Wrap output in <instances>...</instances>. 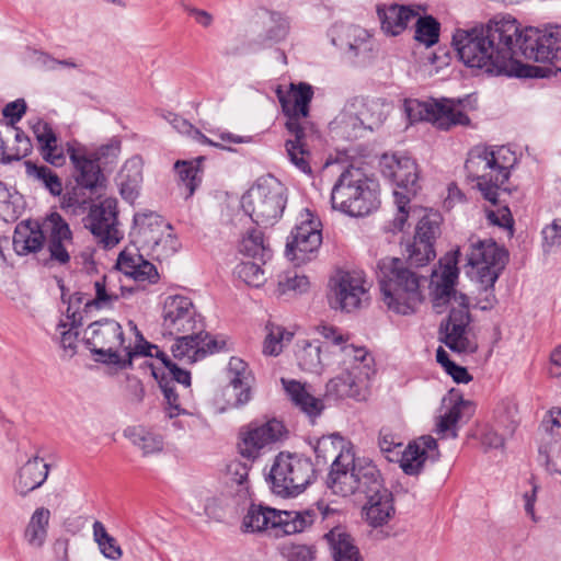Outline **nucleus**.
I'll return each mask as SVG.
<instances>
[{
  "instance_id": "obj_55",
  "label": "nucleus",
  "mask_w": 561,
  "mask_h": 561,
  "mask_svg": "<svg viewBox=\"0 0 561 561\" xmlns=\"http://www.w3.org/2000/svg\"><path fill=\"white\" fill-rule=\"evenodd\" d=\"M266 329L268 332L264 341L263 352L265 355L277 356L283 351L284 344L290 342L294 334L275 324H267Z\"/></svg>"
},
{
  "instance_id": "obj_53",
  "label": "nucleus",
  "mask_w": 561,
  "mask_h": 561,
  "mask_svg": "<svg viewBox=\"0 0 561 561\" xmlns=\"http://www.w3.org/2000/svg\"><path fill=\"white\" fill-rule=\"evenodd\" d=\"M174 169L180 182L186 190L185 197H191L202 182L199 168L193 162L179 160L175 162Z\"/></svg>"
},
{
  "instance_id": "obj_61",
  "label": "nucleus",
  "mask_w": 561,
  "mask_h": 561,
  "mask_svg": "<svg viewBox=\"0 0 561 561\" xmlns=\"http://www.w3.org/2000/svg\"><path fill=\"white\" fill-rule=\"evenodd\" d=\"M439 30L440 25L433 16H421L416 21L414 37L417 42L431 47L438 42Z\"/></svg>"
},
{
  "instance_id": "obj_22",
  "label": "nucleus",
  "mask_w": 561,
  "mask_h": 561,
  "mask_svg": "<svg viewBox=\"0 0 561 561\" xmlns=\"http://www.w3.org/2000/svg\"><path fill=\"white\" fill-rule=\"evenodd\" d=\"M285 433L282 422L271 420L261 425L250 426L239 444L240 454L249 459H254L261 449L278 442Z\"/></svg>"
},
{
  "instance_id": "obj_60",
  "label": "nucleus",
  "mask_w": 561,
  "mask_h": 561,
  "mask_svg": "<svg viewBox=\"0 0 561 561\" xmlns=\"http://www.w3.org/2000/svg\"><path fill=\"white\" fill-rule=\"evenodd\" d=\"M180 249V242L178 238L171 232V230H165L157 240V243H152L146 248L151 255L158 260L162 261L174 255Z\"/></svg>"
},
{
  "instance_id": "obj_19",
  "label": "nucleus",
  "mask_w": 561,
  "mask_h": 561,
  "mask_svg": "<svg viewBox=\"0 0 561 561\" xmlns=\"http://www.w3.org/2000/svg\"><path fill=\"white\" fill-rule=\"evenodd\" d=\"M336 514L331 515L327 519H322L321 515L316 517V520L320 518L321 523L324 524L325 528H330L328 533L323 535V539L327 541L331 556L334 561H364L358 548L354 543V539L346 531V528L341 525L340 511L333 508Z\"/></svg>"
},
{
  "instance_id": "obj_8",
  "label": "nucleus",
  "mask_w": 561,
  "mask_h": 561,
  "mask_svg": "<svg viewBox=\"0 0 561 561\" xmlns=\"http://www.w3.org/2000/svg\"><path fill=\"white\" fill-rule=\"evenodd\" d=\"M470 105L469 96L463 99H428L425 101L408 100L404 103L405 113L411 123L425 121L442 130L454 126H468L470 118L467 108Z\"/></svg>"
},
{
  "instance_id": "obj_64",
  "label": "nucleus",
  "mask_w": 561,
  "mask_h": 561,
  "mask_svg": "<svg viewBox=\"0 0 561 561\" xmlns=\"http://www.w3.org/2000/svg\"><path fill=\"white\" fill-rule=\"evenodd\" d=\"M380 451L389 461H394L401 454L403 444L389 428H381L378 436Z\"/></svg>"
},
{
  "instance_id": "obj_1",
  "label": "nucleus",
  "mask_w": 561,
  "mask_h": 561,
  "mask_svg": "<svg viewBox=\"0 0 561 561\" xmlns=\"http://www.w3.org/2000/svg\"><path fill=\"white\" fill-rule=\"evenodd\" d=\"M453 45L459 59L468 67L479 68L491 75H511L518 56L535 62H546L561 57V25L543 30L526 27L511 15L493 19L486 24L458 28Z\"/></svg>"
},
{
  "instance_id": "obj_38",
  "label": "nucleus",
  "mask_w": 561,
  "mask_h": 561,
  "mask_svg": "<svg viewBox=\"0 0 561 561\" xmlns=\"http://www.w3.org/2000/svg\"><path fill=\"white\" fill-rule=\"evenodd\" d=\"M356 493L365 497L386 490L377 466L367 458H356L355 463Z\"/></svg>"
},
{
  "instance_id": "obj_9",
  "label": "nucleus",
  "mask_w": 561,
  "mask_h": 561,
  "mask_svg": "<svg viewBox=\"0 0 561 561\" xmlns=\"http://www.w3.org/2000/svg\"><path fill=\"white\" fill-rule=\"evenodd\" d=\"M316 469L310 458L298 454L279 453L270 471L272 491L283 497L302 492L314 478Z\"/></svg>"
},
{
  "instance_id": "obj_52",
  "label": "nucleus",
  "mask_w": 561,
  "mask_h": 561,
  "mask_svg": "<svg viewBox=\"0 0 561 561\" xmlns=\"http://www.w3.org/2000/svg\"><path fill=\"white\" fill-rule=\"evenodd\" d=\"M351 111V100L344 106L342 113L336 118L341 135L347 139H356L363 136L366 130L359 121L358 113H348Z\"/></svg>"
},
{
  "instance_id": "obj_40",
  "label": "nucleus",
  "mask_w": 561,
  "mask_h": 561,
  "mask_svg": "<svg viewBox=\"0 0 561 561\" xmlns=\"http://www.w3.org/2000/svg\"><path fill=\"white\" fill-rule=\"evenodd\" d=\"M116 274L104 275L101 279L94 283L95 297L92 300H87L85 310L91 307L98 309L112 308L119 297L125 293H131V289H126L124 286H118L115 282Z\"/></svg>"
},
{
  "instance_id": "obj_11",
  "label": "nucleus",
  "mask_w": 561,
  "mask_h": 561,
  "mask_svg": "<svg viewBox=\"0 0 561 561\" xmlns=\"http://www.w3.org/2000/svg\"><path fill=\"white\" fill-rule=\"evenodd\" d=\"M83 341L90 352L96 356V362L119 367L125 337L122 325L117 321L101 319L92 322L84 331Z\"/></svg>"
},
{
  "instance_id": "obj_2",
  "label": "nucleus",
  "mask_w": 561,
  "mask_h": 561,
  "mask_svg": "<svg viewBox=\"0 0 561 561\" xmlns=\"http://www.w3.org/2000/svg\"><path fill=\"white\" fill-rule=\"evenodd\" d=\"M409 262L398 257H383L377 264V280L382 301L398 314H411L422 302L421 276Z\"/></svg>"
},
{
  "instance_id": "obj_5",
  "label": "nucleus",
  "mask_w": 561,
  "mask_h": 561,
  "mask_svg": "<svg viewBox=\"0 0 561 561\" xmlns=\"http://www.w3.org/2000/svg\"><path fill=\"white\" fill-rule=\"evenodd\" d=\"M313 96L312 87L301 82L295 88L291 84V91L288 99L279 95L284 113L288 116L286 129L293 136L285 142V148L289 161L305 174H310L312 169L309 163L310 152L306 148V127L300 119L309 114V104Z\"/></svg>"
},
{
  "instance_id": "obj_20",
  "label": "nucleus",
  "mask_w": 561,
  "mask_h": 561,
  "mask_svg": "<svg viewBox=\"0 0 561 561\" xmlns=\"http://www.w3.org/2000/svg\"><path fill=\"white\" fill-rule=\"evenodd\" d=\"M356 457L353 448H342L331 463L327 486L333 494L350 496L356 494Z\"/></svg>"
},
{
  "instance_id": "obj_42",
  "label": "nucleus",
  "mask_w": 561,
  "mask_h": 561,
  "mask_svg": "<svg viewBox=\"0 0 561 561\" xmlns=\"http://www.w3.org/2000/svg\"><path fill=\"white\" fill-rule=\"evenodd\" d=\"M369 380H359L355 374L344 370L327 383V394L336 399L354 398L359 400L363 388Z\"/></svg>"
},
{
  "instance_id": "obj_43",
  "label": "nucleus",
  "mask_w": 561,
  "mask_h": 561,
  "mask_svg": "<svg viewBox=\"0 0 561 561\" xmlns=\"http://www.w3.org/2000/svg\"><path fill=\"white\" fill-rule=\"evenodd\" d=\"M351 111L358 113L362 125L369 131L379 128L386 119L382 105L375 100L354 98L351 100ZM350 113L352 114V112Z\"/></svg>"
},
{
  "instance_id": "obj_54",
  "label": "nucleus",
  "mask_w": 561,
  "mask_h": 561,
  "mask_svg": "<svg viewBox=\"0 0 561 561\" xmlns=\"http://www.w3.org/2000/svg\"><path fill=\"white\" fill-rule=\"evenodd\" d=\"M163 118L169 122L172 127L180 134L191 136L193 139L204 145H209L218 148L226 149V147L207 138L201 130L196 129L188 121L179 116L175 113L168 112L163 114Z\"/></svg>"
},
{
  "instance_id": "obj_28",
  "label": "nucleus",
  "mask_w": 561,
  "mask_h": 561,
  "mask_svg": "<svg viewBox=\"0 0 561 561\" xmlns=\"http://www.w3.org/2000/svg\"><path fill=\"white\" fill-rule=\"evenodd\" d=\"M49 466L38 456L30 458L19 468L13 479L14 492L25 497L32 491L38 489L46 481Z\"/></svg>"
},
{
  "instance_id": "obj_3",
  "label": "nucleus",
  "mask_w": 561,
  "mask_h": 561,
  "mask_svg": "<svg viewBox=\"0 0 561 561\" xmlns=\"http://www.w3.org/2000/svg\"><path fill=\"white\" fill-rule=\"evenodd\" d=\"M334 514V510L322 503L305 511H278L262 504H251L241 528L244 533L270 531L275 537H283L304 531L316 522L318 515L324 520Z\"/></svg>"
},
{
  "instance_id": "obj_47",
  "label": "nucleus",
  "mask_w": 561,
  "mask_h": 561,
  "mask_svg": "<svg viewBox=\"0 0 561 561\" xmlns=\"http://www.w3.org/2000/svg\"><path fill=\"white\" fill-rule=\"evenodd\" d=\"M23 210V196L0 181V218L7 222L15 221Z\"/></svg>"
},
{
  "instance_id": "obj_34",
  "label": "nucleus",
  "mask_w": 561,
  "mask_h": 561,
  "mask_svg": "<svg viewBox=\"0 0 561 561\" xmlns=\"http://www.w3.org/2000/svg\"><path fill=\"white\" fill-rule=\"evenodd\" d=\"M282 383L294 404L309 417L311 423H314L324 409L323 401L312 396L306 386L297 380L282 378Z\"/></svg>"
},
{
  "instance_id": "obj_14",
  "label": "nucleus",
  "mask_w": 561,
  "mask_h": 561,
  "mask_svg": "<svg viewBox=\"0 0 561 561\" xmlns=\"http://www.w3.org/2000/svg\"><path fill=\"white\" fill-rule=\"evenodd\" d=\"M331 43L353 64L364 65L370 60L374 41L369 32L358 25L336 23L330 31Z\"/></svg>"
},
{
  "instance_id": "obj_17",
  "label": "nucleus",
  "mask_w": 561,
  "mask_h": 561,
  "mask_svg": "<svg viewBox=\"0 0 561 561\" xmlns=\"http://www.w3.org/2000/svg\"><path fill=\"white\" fill-rule=\"evenodd\" d=\"M368 299L365 280L355 272H341L331 280L330 306L351 312Z\"/></svg>"
},
{
  "instance_id": "obj_57",
  "label": "nucleus",
  "mask_w": 561,
  "mask_h": 561,
  "mask_svg": "<svg viewBox=\"0 0 561 561\" xmlns=\"http://www.w3.org/2000/svg\"><path fill=\"white\" fill-rule=\"evenodd\" d=\"M342 448H353L352 446H347L345 440L339 434H332L330 436H323L318 439L314 446V454L317 459H322V462L325 463L329 458H335L337 454L342 450Z\"/></svg>"
},
{
  "instance_id": "obj_48",
  "label": "nucleus",
  "mask_w": 561,
  "mask_h": 561,
  "mask_svg": "<svg viewBox=\"0 0 561 561\" xmlns=\"http://www.w3.org/2000/svg\"><path fill=\"white\" fill-rule=\"evenodd\" d=\"M471 407V402L458 397L453 405L438 417L436 432L443 437H457V424L461 419V412Z\"/></svg>"
},
{
  "instance_id": "obj_45",
  "label": "nucleus",
  "mask_w": 561,
  "mask_h": 561,
  "mask_svg": "<svg viewBox=\"0 0 561 561\" xmlns=\"http://www.w3.org/2000/svg\"><path fill=\"white\" fill-rule=\"evenodd\" d=\"M50 519L48 508L38 507L32 514L24 531L26 542L33 548H42L47 538V528Z\"/></svg>"
},
{
  "instance_id": "obj_18",
  "label": "nucleus",
  "mask_w": 561,
  "mask_h": 561,
  "mask_svg": "<svg viewBox=\"0 0 561 561\" xmlns=\"http://www.w3.org/2000/svg\"><path fill=\"white\" fill-rule=\"evenodd\" d=\"M382 175L391 181L404 195L413 196L419 190L416 162L403 153L382 154L380 159Z\"/></svg>"
},
{
  "instance_id": "obj_35",
  "label": "nucleus",
  "mask_w": 561,
  "mask_h": 561,
  "mask_svg": "<svg viewBox=\"0 0 561 561\" xmlns=\"http://www.w3.org/2000/svg\"><path fill=\"white\" fill-rule=\"evenodd\" d=\"M377 14L381 23V28L392 36L402 33L408 23L416 16V12L409 7L397 3L379 4Z\"/></svg>"
},
{
  "instance_id": "obj_62",
  "label": "nucleus",
  "mask_w": 561,
  "mask_h": 561,
  "mask_svg": "<svg viewBox=\"0 0 561 561\" xmlns=\"http://www.w3.org/2000/svg\"><path fill=\"white\" fill-rule=\"evenodd\" d=\"M259 262H241L236 267V274L245 284L254 287L263 285L266 280L265 272Z\"/></svg>"
},
{
  "instance_id": "obj_46",
  "label": "nucleus",
  "mask_w": 561,
  "mask_h": 561,
  "mask_svg": "<svg viewBox=\"0 0 561 561\" xmlns=\"http://www.w3.org/2000/svg\"><path fill=\"white\" fill-rule=\"evenodd\" d=\"M239 251L245 256L253 257L265 264L272 256V251L264 243L263 233L257 229H249L239 242Z\"/></svg>"
},
{
  "instance_id": "obj_24",
  "label": "nucleus",
  "mask_w": 561,
  "mask_h": 561,
  "mask_svg": "<svg viewBox=\"0 0 561 561\" xmlns=\"http://www.w3.org/2000/svg\"><path fill=\"white\" fill-rule=\"evenodd\" d=\"M44 229L47 237V248L50 260L66 264L70 260V247H72V232L64 218L57 214H51L44 222Z\"/></svg>"
},
{
  "instance_id": "obj_15",
  "label": "nucleus",
  "mask_w": 561,
  "mask_h": 561,
  "mask_svg": "<svg viewBox=\"0 0 561 561\" xmlns=\"http://www.w3.org/2000/svg\"><path fill=\"white\" fill-rule=\"evenodd\" d=\"M84 226L104 248H113L123 238L118 229L117 202L114 198H105L90 207L84 218Z\"/></svg>"
},
{
  "instance_id": "obj_51",
  "label": "nucleus",
  "mask_w": 561,
  "mask_h": 561,
  "mask_svg": "<svg viewBox=\"0 0 561 561\" xmlns=\"http://www.w3.org/2000/svg\"><path fill=\"white\" fill-rule=\"evenodd\" d=\"M122 151V140L112 137L106 144L101 145L93 152L94 160L104 171L111 172L117 163Z\"/></svg>"
},
{
  "instance_id": "obj_12",
  "label": "nucleus",
  "mask_w": 561,
  "mask_h": 561,
  "mask_svg": "<svg viewBox=\"0 0 561 561\" xmlns=\"http://www.w3.org/2000/svg\"><path fill=\"white\" fill-rule=\"evenodd\" d=\"M321 228L320 219L309 208H305L287 239L286 257L297 264L309 261L310 254L317 252L322 243Z\"/></svg>"
},
{
  "instance_id": "obj_39",
  "label": "nucleus",
  "mask_w": 561,
  "mask_h": 561,
  "mask_svg": "<svg viewBox=\"0 0 561 561\" xmlns=\"http://www.w3.org/2000/svg\"><path fill=\"white\" fill-rule=\"evenodd\" d=\"M229 386L236 397L234 407H242L251 400L250 374L245 362L231 357L228 363Z\"/></svg>"
},
{
  "instance_id": "obj_16",
  "label": "nucleus",
  "mask_w": 561,
  "mask_h": 561,
  "mask_svg": "<svg viewBox=\"0 0 561 561\" xmlns=\"http://www.w3.org/2000/svg\"><path fill=\"white\" fill-rule=\"evenodd\" d=\"M440 224L442 216L437 211H426L420 218L413 242L407 248L411 265L424 266L435 257L434 243L440 234Z\"/></svg>"
},
{
  "instance_id": "obj_33",
  "label": "nucleus",
  "mask_w": 561,
  "mask_h": 561,
  "mask_svg": "<svg viewBox=\"0 0 561 561\" xmlns=\"http://www.w3.org/2000/svg\"><path fill=\"white\" fill-rule=\"evenodd\" d=\"M454 261L448 263L443 273L442 280L437 284L435 289V306L438 307L444 304L449 305H465L469 304V298L466 294L457 291L455 289V284L458 278V268L456 264L459 261L460 256H456L454 254Z\"/></svg>"
},
{
  "instance_id": "obj_49",
  "label": "nucleus",
  "mask_w": 561,
  "mask_h": 561,
  "mask_svg": "<svg viewBox=\"0 0 561 561\" xmlns=\"http://www.w3.org/2000/svg\"><path fill=\"white\" fill-rule=\"evenodd\" d=\"M25 168L27 176L46 188L53 196H59L61 194L62 182L50 168L37 165L31 161L25 163Z\"/></svg>"
},
{
  "instance_id": "obj_30",
  "label": "nucleus",
  "mask_w": 561,
  "mask_h": 561,
  "mask_svg": "<svg viewBox=\"0 0 561 561\" xmlns=\"http://www.w3.org/2000/svg\"><path fill=\"white\" fill-rule=\"evenodd\" d=\"M328 339L322 343L304 341L296 353L299 367L309 373L320 374L323 366L333 364L334 356Z\"/></svg>"
},
{
  "instance_id": "obj_27",
  "label": "nucleus",
  "mask_w": 561,
  "mask_h": 561,
  "mask_svg": "<svg viewBox=\"0 0 561 561\" xmlns=\"http://www.w3.org/2000/svg\"><path fill=\"white\" fill-rule=\"evenodd\" d=\"M67 153L75 168V179L80 188L94 191L102 181L101 167L87 156L83 148L67 145Z\"/></svg>"
},
{
  "instance_id": "obj_25",
  "label": "nucleus",
  "mask_w": 561,
  "mask_h": 561,
  "mask_svg": "<svg viewBox=\"0 0 561 561\" xmlns=\"http://www.w3.org/2000/svg\"><path fill=\"white\" fill-rule=\"evenodd\" d=\"M165 230H172L171 225L165 224L154 211L146 210L135 214L129 236L137 250H146L150 244L157 243Z\"/></svg>"
},
{
  "instance_id": "obj_50",
  "label": "nucleus",
  "mask_w": 561,
  "mask_h": 561,
  "mask_svg": "<svg viewBox=\"0 0 561 561\" xmlns=\"http://www.w3.org/2000/svg\"><path fill=\"white\" fill-rule=\"evenodd\" d=\"M152 376L158 381L159 387L161 388V391L164 396L165 402H167V413L170 419H173L175 416H179L181 414H187L185 409L181 408L180 401H179V394L175 391L174 383H172L171 380H168V377L162 373L161 375L159 371L151 366Z\"/></svg>"
},
{
  "instance_id": "obj_7",
  "label": "nucleus",
  "mask_w": 561,
  "mask_h": 561,
  "mask_svg": "<svg viewBox=\"0 0 561 561\" xmlns=\"http://www.w3.org/2000/svg\"><path fill=\"white\" fill-rule=\"evenodd\" d=\"M456 256L465 255L467 275L474 282L496 283L506 266L508 253L492 239L471 236L467 243L457 248Z\"/></svg>"
},
{
  "instance_id": "obj_23",
  "label": "nucleus",
  "mask_w": 561,
  "mask_h": 561,
  "mask_svg": "<svg viewBox=\"0 0 561 561\" xmlns=\"http://www.w3.org/2000/svg\"><path fill=\"white\" fill-rule=\"evenodd\" d=\"M218 348V342L215 339L203 330H196L178 337L171 346V352L176 359L195 363Z\"/></svg>"
},
{
  "instance_id": "obj_31",
  "label": "nucleus",
  "mask_w": 561,
  "mask_h": 561,
  "mask_svg": "<svg viewBox=\"0 0 561 561\" xmlns=\"http://www.w3.org/2000/svg\"><path fill=\"white\" fill-rule=\"evenodd\" d=\"M117 267L136 282L156 284L159 280L157 267L151 262L145 260L139 253L124 250L118 256Z\"/></svg>"
},
{
  "instance_id": "obj_36",
  "label": "nucleus",
  "mask_w": 561,
  "mask_h": 561,
  "mask_svg": "<svg viewBox=\"0 0 561 561\" xmlns=\"http://www.w3.org/2000/svg\"><path fill=\"white\" fill-rule=\"evenodd\" d=\"M465 168L468 175L479 182L482 181V175H495L500 169L507 167L497 161L493 150L486 147H476L469 152Z\"/></svg>"
},
{
  "instance_id": "obj_21",
  "label": "nucleus",
  "mask_w": 561,
  "mask_h": 561,
  "mask_svg": "<svg viewBox=\"0 0 561 561\" xmlns=\"http://www.w3.org/2000/svg\"><path fill=\"white\" fill-rule=\"evenodd\" d=\"M163 325L171 332L202 330V324L195 319L192 300L185 296H170L164 301Z\"/></svg>"
},
{
  "instance_id": "obj_13",
  "label": "nucleus",
  "mask_w": 561,
  "mask_h": 561,
  "mask_svg": "<svg viewBox=\"0 0 561 561\" xmlns=\"http://www.w3.org/2000/svg\"><path fill=\"white\" fill-rule=\"evenodd\" d=\"M450 306L448 317L439 325V340L455 353L472 354L478 350V344L470 336L469 304Z\"/></svg>"
},
{
  "instance_id": "obj_26",
  "label": "nucleus",
  "mask_w": 561,
  "mask_h": 561,
  "mask_svg": "<svg viewBox=\"0 0 561 561\" xmlns=\"http://www.w3.org/2000/svg\"><path fill=\"white\" fill-rule=\"evenodd\" d=\"M32 149L30 138L23 130L0 121V163L19 161Z\"/></svg>"
},
{
  "instance_id": "obj_41",
  "label": "nucleus",
  "mask_w": 561,
  "mask_h": 561,
  "mask_svg": "<svg viewBox=\"0 0 561 561\" xmlns=\"http://www.w3.org/2000/svg\"><path fill=\"white\" fill-rule=\"evenodd\" d=\"M270 21L272 25L265 31V33L260 34L249 44L251 51H259L261 49L268 48L286 38L289 32L288 19L282 13L271 12Z\"/></svg>"
},
{
  "instance_id": "obj_44",
  "label": "nucleus",
  "mask_w": 561,
  "mask_h": 561,
  "mask_svg": "<svg viewBox=\"0 0 561 561\" xmlns=\"http://www.w3.org/2000/svg\"><path fill=\"white\" fill-rule=\"evenodd\" d=\"M124 436L133 445L138 447L144 456H149L162 451L164 442L161 435L153 433L142 426H131L124 431Z\"/></svg>"
},
{
  "instance_id": "obj_37",
  "label": "nucleus",
  "mask_w": 561,
  "mask_h": 561,
  "mask_svg": "<svg viewBox=\"0 0 561 561\" xmlns=\"http://www.w3.org/2000/svg\"><path fill=\"white\" fill-rule=\"evenodd\" d=\"M364 512L367 523L373 527L387 524L394 515L392 493L386 489L376 494L367 496Z\"/></svg>"
},
{
  "instance_id": "obj_29",
  "label": "nucleus",
  "mask_w": 561,
  "mask_h": 561,
  "mask_svg": "<svg viewBox=\"0 0 561 561\" xmlns=\"http://www.w3.org/2000/svg\"><path fill=\"white\" fill-rule=\"evenodd\" d=\"M44 226L36 220H23L16 225L13 234V249L18 255L36 253L46 240Z\"/></svg>"
},
{
  "instance_id": "obj_10",
  "label": "nucleus",
  "mask_w": 561,
  "mask_h": 561,
  "mask_svg": "<svg viewBox=\"0 0 561 561\" xmlns=\"http://www.w3.org/2000/svg\"><path fill=\"white\" fill-rule=\"evenodd\" d=\"M317 332L329 340L334 356L333 363L355 374L359 380H370L375 375V360L365 347L348 343L350 336L332 325H319Z\"/></svg>"
},
{
  "instance_id": "obj_4",
  "label": "nucleus",
  "mask_w": 561,
  "mask_h": 561,
  "mask_svg": "<svg viewBox=\"0 0 561 561\" xmlns=\"http://www.w3.org/2000/svg\"><path fill=\"white\" fill-rule=\"evenodd\" d=\"M331 203L334 209L351 217L368 216L380 205L378 184L362 169L350 167L333 185Z\"/></svg>"
},
{
  "instance_id": "obj_6",
  "label": "nucleus",
  "mask_w": 561,
  "mask_h": 561,
  "mask_svg": "<svg viewBox=\"0 0 561 561\" xmlns=\"http://www.w3.org/2000/svg\"><path fill=\"white\" fill-rule=\"evenodd\" d=\"M287 204V188L275 176H261L241 198V206L257 226L276 224Z\"/></svg>"
},
{
  "instance_id": "obj_56",
  "label": "nucleus",
  "mask_w": 561,
  "mask_h": 561,
  "mask_svg": "<svg viewBox=\"0 0 561 561\" xmlns=\"http://www.w3.org/2000/svg\"><path fill=\"white\" fill-rule=\"evenodd\" d=\"M508 168H502L495 175H482V181L477 182V186L486 201L496 205L499 195L497 190L508 180Z\"/></svg>"
},
{
  "instance_id": "obj_32",
  "label": "nucleus",
  "mask_w": 561,
  "mask_h": 561,
  "mask_svg": "<svg viewBox=\"0 0 561 561\" xmlns=\"http://www.w3.org/2000/svg\"><path fill=\"white\" fill-rule=\"evenodd\" d=\"M142 159L134 156L125 161L115 181L122 197L133 203L139 195L142 183Z\"/></svg>"
},
{
  "instance_id": "obj_59",
  "label": "nucleus",
  "mask_w": 561,
  "mask_h": 561,
  "mask_svg": "<svg viewBox=\"0 0 561 561\" xmlns=\"http://www.w3.org/2000/svg\"><path fill=\"white\" fill-rule=\"evenodd\" d=\"M400 467L404 473L409 476H414L420 473L423 468L424 461L426 458L424 457V451L421 450V446L416 444H410L405 449L401 450Z\"/></svg>"
},
{
  "instance_id": "obj_58",
  "label": "nucleus",
  "mask_w": 561,
  "mask_h": 561,
  "mask_svg": "<svg viewBox=\"0 0 561 561\" xmlns=\"http://www.w3.org/2000/svg\"><path fill=\"white\" fill-rule=\"evenodd\" d=\"M71 317L76 318L75 314ZM82 317L73 319L72 322H64L61 320L57 325V330L60 332V345L70 357L76 354L79 336L78 329L82 325Z\"/></svg>"
},
{
  "instance_id": "obj_63",
  "label": "nucleus",
  "mask_w": 561,
  "mask_h": 561,
  "mask_svg": "<svg viewBox=\"0 0 561 561\" xmlns=\"http://www.w3.org/2000/svg\"><path fill=\"white\" fill-rule=\"evenodd\" d=\"M280 554L286 561H316L317 548L313 545L285 543Z\"/></svg>"
}]
</instances>
